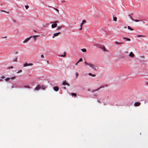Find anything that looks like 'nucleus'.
Wrapping results in <instances>:
<instances>
[{
    "label": "nucleus",
    "instance_id": "393cba45",
    "mask_svg": "<svg viewBox=\"0 0 148 148\" xmlns=\"http://www.w3.org/2000/svg\"><path fill=\"white\" fill-rule=\"evenodd\" d=\"M104 87L103 86H100L99 88H98L97 89V90H99L101 88H103Z\"/></svg>",
    "mask_w": 148,
    "mask_h": 148
},
{
    "label": "nucleus",
    "instance_id": "49530a36",
    "mask_svg": "<svg viewBox=\"0 0 148 148\" xmlns=\"http://www.w3.org/2000/svg\"><path fill=\"white\" fill-rule=\"evenodd\" d=\"M5 78V77H4V76H2L1 77V78H2V79H3Z\"/></svg>",
    "mask_w": 148,
    "mask_h": 148
},
{
    "label": "nucleus",
    "instance_id": "f257e3e1",
    "mask_svg": "<svg viewBox=\"0 0 148 148\" xmlns=\"http://www.w3.org/2000/svg\"><path fill=\"white\" fill-rule=\"evenodd\" d=\"M84 63L86 65H88L90 67L92 68L93 69L96 71H97V69H98V66H95L94 64L92 63H88L86 62H84Z\"/></svg>",
    "mask_w": 148,
    "mask_h": 148
},
{
    "label": "nucleus",
    "instance_id": "c85d7f7f",
    "mask_svg": "<svg viewBox=\"0 0 148 148\" xmlns=\"http://www.w3.org/2000/svg\"><path fill=\"white\" fill-rule=\"evenodd\" d=\"M13 67L12 66H10L8 67V69H13Z\"/></svg>",
    "mask_w": 148,
    "mask_h": 148
},
{
    "label": "nucleus",
    "instance_id": "de8ad7c7",
    "mask_svg": "<svg viewBox=\"0 0 148 148\" xmlns=\"http://www.w3.org/2000/svg\"><path fill=\"white\" fill-rule=\"evenodd\" d=\"M97 101H98V102L100 103H101V102H100V101H99V100H98Z\"/></svg>",
    "mask_w": 148,
    "mask_h": 148
},
{
    "label": "nucleus",
    "instance_id": "0eeeda50",
    "mask_svg": "<svg viewBox=\"0 0 148 148\" xmlns=\"http://www.w3.org/2000/svg\"><path fill=\"white\" fill-rule=\"evenodd\" d=\"M60 34V32L54 34H53V36L52 37V38H53L54 37L58 36Z\"/></svg>",
    "mask_w": 148,
    "mask_h": 148
},
{
    "label": "nucleus",
    "instance_id": "b1692460",
    "mask_svg": "<svg viewBox=\"0 0 148 148\" xmlns=\"http://www.w3.org/2000/svg\"><path fill=\"white\" fill-rule=\"evenodd\" d=\"M67 83L66 82V81H64L62 83V84L63 85H66Z\"/></svg>",
    "mask_w": 148,
    "mask_h": 148
},
{
    "label": "nucleus",
    "instance_id": "473e14b6",
    "mask_svg": "<svg viewBox=\"0 0 148 148\" xmlns=\"http://www.w3.org/2000/svg\"><path fill=\"white\" fill-rule=\"evenodd\" d=\"M82 61V58L80 59L78 61V62H81Z\"/></svg>",
    "mask_w": 148,
    "mask_h": 148
},
{
    "label": "nucleus",
    "instance_id": "6ab92c4d",
    "mask_svg": "<svg viewBox=\"0 0 148 148\" xmlns=\"http://www.w3.org/2000/svg\"><path fill=\"white\" fill-rule=\"evenodd\" d=\"M46 88V87L44 86H42L41 87V88L44 90Z\"/></svg>",
    "mask_w": 148,
    "mask_h": 148
},
{
    "label": "nucleus",
    "instance_id": "5fc2aeb1",
    "mask_svg": "<svg viewBox=\"0 0 148 148\" xmlns=\"http://www.w3.org/2000/svg\"><path fill=\"white\" fill-rule=\"evenodd\" d=\"M125 28H126V27H125Z\"/></svg>",
    "mask_w": 148,
    "mask_h": 148
},
{
    "label": "nucleus",
    "instance_id": "c03bdc74",
    "mask_svg": "<svg viewBox=\"0 0 148 148\" xmlns=\"http://www.w3.org/2000/svg\"><path fill=\"white\" fill-rule=\"evenodd\" d=\"M82 29V27H80V28L79 29L80 30H81Z\"/></svg>",
    "mask_w": 148,
    "mask_h": 148
},
{
    "label": "nucleus",
    "instance_id": "423d86ee",
    "mask_svg": "<svg viewBox=\"0 0 148 148\" xmlns=\"http://www.w3.org/2000/svg\"><path fill=\"white\" fill-rule=\"evenodd\" d=\"M141 103L139 102H136L134 104V106L136 107L138 106H140Z\"/></svg>",
    "mask_w": 148,
    "mask_h": 148
},
{
    "label": "nucleus",
    "instance_id": "58836bf2",
    "mask_svg": "<svg viewBox=\"0 0 148 148\" xmlns=\"http://www.w3.org/2000/svg\"><path fill=\"white\" fill-rule=\"evenodd\" d=\"M134 21L136 22H138L139 21L137 20H134Z\"/></svg>",
    "mask_w": 148,
    "mask_h": 148
},
{
    "label": "nucleus",
    "instance_id": "1a4fd4ad",
    "mask_svg": "<svg viewBox=\"0 0 148 148\" xmlns=\"http://www.w3.org/2000/svg\"><path fill=\"white\" fill-rule=\"evenodd\" d=\"M100 48H101L103 51H105L106 49L104 46H101L100 47Z\"/></svg>",
    "mask_w": 148,
    "mask_h": 148
},
{
    "label": "nucleus",
    "instance_id": "20e7f679",
    "mask_svg": "<svg viewBox=\"0 0 148 148\" xmlns=\"http://www.w3.org/2000/svg\"><path fill=\"white\" fill-rule=\"evenodd\" d=\"M33 65V64L32 63H25L23 64V66L24 67H25L27 66H32Z\"/></svg>",
    "mask_w": 148,
    "mask_h": 148
},
{
    "label": "nucleus",
    "instance_id": "4be33fe9",
    "mask_svg": "<svg viewBox=\"0 0 148 148\" xmlns=\"http://www.w3.org/2000/svg\"><path fill=\"white\" fill-rule=\"evenodd\" d=\"M38 35H36V36H33V38H34L35 41L36 40V37H38Z\"/></svg>",
    "mask_w": 148,
    "mask_h": 148
},
{
    "label": "nucleus",
    "instance_id": "2f4dec72",
    "mask_svg": "<svg viewBox=\"0 0 148 148\" xmlns=\"http://www.w3.org/2000/svg\"><path fill=\"white\" fill-rule=\"evenodd\" d=\"M138 37H144V36L143 35H138L137 36Z\"/></svg>",
    "mask_w": 148,
    "mask_h": 148
},
{
    "label": "nucleus",
    "instance_id": "603ef678",
    "mask_svg": "<svg viewBox=\"0 0 148 148\" xmlns=\"http://www.w3.org/2000/svg\"><path fill=\"white\" fill-rule=\"evenodd\" d=\"M7 37V36H5V37H4V38H6Z\"/></svg>",
    "mask_w": 148,
    "mask_h": 148
},
{
    "label": "nucleus",
    "instance_id": "5701e85b",
    "mask_svg": "<svg viewBox=\"0 0 148 148\" xmlns=\"http://www.w3.org/2000/svg\"><path fill=\"white\" fill-rule=\"evenodd\" d=\"M1 11L2 12H5V13H7V14H9V12H7L6 11H5V10H1Z\"/></svg>",
    "mask_w": 148,
    "mask_h": 148
},
{
    "label": "nucleus",
    "instance_id": "864d4df0",
    "mask_svg": "<svg viewBox=\"0 0 148 148\" xmlns=\"http://www.w3.org/2000/svg\"><path fill=\"white\" fill-rule=\"evenodd\" d=\"M12 88H14V87H13V86H12Z\"/></svg>",
    "mask_w": 148,
    "mask_h": 148
},
{
    "label": "nucleus",
    "instance_id": "f8f14e48",
    "mask_svg": "<svg viewBox=\"0 0 148 148\" xmlns=\"http://www.w3.org/2000/svg\"><path fill=\"white\" fill-rule=\"evenodd\" d=\"M17 61V57H16L13 59V62H16Z\"/></svg>",
    "mask_w": 148,
    "mask_h": 148
},
{
    "label": "nucleus",
    "instance_id": "a878e982",
    "mask_svg": "<svg viewBox=\"0 0 148 148\" xmlns=\"http://www.w3.org/2000/svg\"><path fill=\"white\" fill-rule=\"evenodd\" d=\"M129 17L131 18V19L132 20H134V19L132 17L131 15L130 14L129 15Z\"/></svg>",
    "mask_w": 148,
    "mask_h": 148
},
{
    "label": "nucleus",
    "instance_id": "8fccbe9b",
    "mask_svg": "<svg viewBox=\"0 0 148 148\" xmlns=\"http://www.w3.org/2000/svg\"><path fill=\"white\" fill-rule=\"evenodd\" d=\"M64 89H66V87H64Z\"/></svg>",
    "mask_w": 148,
    "mask_h": 148
},
{
    "label": "nucleus",
    "instance_id": "dca6fc26",
    "mask_svg": "<svg viewBox=\"0 0 148 148\" xmlns=\"http://www.w3.org/2000/svg\"><path fill=\"white\" fill-rule=\"evenodd\" d=\"M66 52H64V55H61L60 56H60V57H65L66 56Z\"/></svg>",
    "mask_w": 148,
    "mask_h": 148
},
{
    "label": "nucleus",
    "instance_id": "79ce46f5",
    "mask_svg": "<svg viewBox=\"0 0 148 148\" xmlns=\"http://www.w3.org/2000/svg\"><path fill=\"white\" fill-rule=\"evenodd\" d=\"M41 56L42 58H43L44 57V56L43 55H41Z\"/></svg>",
    "mask_w": 148,
    "mask_h": 148
},
{
    "label": "nucleus",
    "instance_id": "09e8293b",
    "mask_svg": "<svg viewBox=\"0 0 148 148\" xmlns=\"http://www.w3.org/2000/svg\"><path fill=\"white\" fill-rule=\"evenodd\" d=\"M34 32H36V30H34Z\"/></svg>",
    "mask_w": 148,
    "mask_h": 148
},
{
    "label": "nucleus",
    "instance_id": "72a5a7b5",
    "mask_svg": "<svg viewBox=\"0 0 148 148\" xmlns=\"http://www.w3.org/2000/svg\"><path fill=\"white\" fill-rule=\"evenodd\" d=\"M54 9L56 11H57L58 13H59V11L57 9L54 8Z\"/></svg>",
    "mask_w": 148,
    "mask_h": 148
},
{
    "label": "nucleus",
    "instance_id": "7ed1b4c3",
    "mask_svg": "<svg viewBox=\"0 0 148 148\" xmlns=\"http://www.w3.org/2000/svg\"><path fill=\"white\" fill-rule=\"evenodd\" d=\"M32 37V36H31L29 37L26 38L25 40L24 41H23V43H25L27 42Z\"/></svg>",
    "mask_w": 148,
    "mask_h": 148
},
{
    "label": "nucleus",
    "instance_id": "9d476101",
    "mask_svg": "<svg viewBox=\"0 0 148 148\" xmlns=\"http://www.w3.org/2000/svg\"><path fill=\"white\" fill-rule=\"evenodd\" d=\"M54 90L56 91H57L59 90V88L58 87H55L53 88Z\"/></svg>",
    "mask_w": 148,
    "mask_h": 148
},
{
    "label": "nucleus",
    "instance_id": "ddd939ff",
    "mask_svg": "<svg viewBox=\"0 0 148 148\" xmlns=\"http://www.w3.org/2000/svg\"><path fill=\"white\" fill-rule=\"evenodd\" d=\"M115 43L117 45L121 44L123 43V42H119L117 41L115 42Z\"/></svg>",
    "mask_w": 148,
    "mask_h": 148
},
{
    "label": "nucleus",
    "instance_id": "9b49d317",
    "mask_svg": "<svg viewBox=\"0 0 148 148\" xmlns=\"http://www.w3.org/2000/svg\"><path fill=\"white\" fill-rule=\"evenodd\" d=\"M123 39L126 40L127 41H130V39L129 38H127L125 37H123Z\"/></svg>",
    "mask_w": 148,
    "mask_h": 148
},
{
    "label": "nucleus",
    "instance_id": "6e6552de",
    "mask_svg": "<svg viewBox=\"0 0 148 148\" xmlns=\"http://www.w3.org/2000/svg\"><path fill=\"white\" fill-rule=\"evenodd\" d=\"M129 56L130 57H132V58H133L134 56V55L132 53V52H131L130 53V54H129Z\"/></svg>",
    "mask_w": 148,
    "mask_h": 148
},
{
    "label": "nucleus",
    "instance_id": "412c9836",
    "mask_svg": "<svg viewBox=\"0 0 148 148\" xmlns=\"http://www.w3.org/2000/svg\"><path fill=\"white\" fill-rule=\"evenodd\" d=\"M24 88H30V86H24Z\"/></svg>",
    "mask_w": 148,
    "mask_h": 148
},
{
    "label": "nucleus",
    "instance_id": "4468645a",
    "mask_svg": "<svg viewBox=\"0 0 148 148\" xmlns=\"http://www.w3.org/2000/svg\"><path fill=\"white\" fill-rule=\"evenodd\" d=\"M10 78H9V77H7V78H6V79H5V80L6 81L8 82V81H9V80H10Z\"/></svg>",
    "mask_w": 148,
    "mask_h": 148
},
{
    "label": "nucleus",
    "instance_id": "f704fd0d",
    "mask_svg": "<svg viewBox=\"0 0 148 148\" xmlns=\"http://www.w3.org/2000/svg\"><path fill=\"white\" fill-rule=\"evenodd\" d=\"M16 77L15 76L13 77H11L10 78L12 79H14Z\"/></svg>",
    "mask_w": 148,
    "mask_h": 148
},
{
    "label": "nucleus",
    "instance_id": "2eb2a0df",
    "mask_svg": "<svg viewBox=\"0 0 148 148\" xmlns=\"http://www.w3.org/2000/svg\"><path fill=\"white\" fill-rule=\"evenodd\" d=\"M88 75L90 76H91L92 77H95L96 75L95 74H92L91 73H89L88 74Z\"/></svg>",
    "mask_w": 148,
    "mask_h": 148
},
{
    "label": "nucleus",
    "instance_id": "4c0bfd02",
    "mask_svg": "<svg viewBox=\"0 0 148 148\" xmlns=\"http://www.w3.org/2000/svg\"><path fill=\"white\" fill-rule=\"evenodd\" d=\"M86 22V21L85 20H83L82 21V23L83 24L84 23H85Z\"/></svg>",
    "mask_w": 148,
    "mask_h": 148
},
{
    "label": "nucleus",
    "instance_id": "ea45409f",
    "mask_svg": "<svg viewBox=\"0 0 148 148\" xmlns=\"http://www.w3.org/2000/svg\"><path fill=\"white\" fill-rule=\"evenodd\" d=\"M83 23H82L81 24H80V27H82V26H83Z\"/></svg>",
    "mask_w": 148,
    "mask_h": 148
},
{
    "label": "nucleus",
    "instance_id": "cd10ccee",
    "mask_svg": "<svg viewBox=\"0 0 148 148\" xmlns=\"http://www.w3.org/2000/svg\"><path fill=\"white\" fill-rule=\"evenodd\" d=\"M61 28H62V27L61 26H58V27L57 28V30L60 29H61Z\"/></svg>",
    "mask_w": 148,
    "mask_h": 148
},
{
    "label": "nucleus",
    "instance_id": "bb28decb",
    "mask_svg": "<svg viewBox=\"0 0 148 148\" xmlns=\"http://www.w3.org/2000/svg\"><path fill=\"white\" fill-rule=\"evenodd\" d=\"M113 19L115 21H117V18L116 17H114Z\"/></svg>",
    "mask_w": 148,
    "mask_h": 148
},
{
    "label": "nucleus",
    "instance_id": "f3484780",
    "mask_svg": "<svg viewBox=\"0 0 148 148\" xmlns=\"http://www.w3.org/2000/svg\"><path fill=\"white\" fill-rule=\"evenodd\" d=\"M127 28L130 30H133V29L132 28H131V27H130V26H128L127 27Z\"/></svg>",
    "mask_w": 148,
    "mask_h": 148
},
{
    "label": "nucleus",
    "instance_id": "a211bd4d",
    "mask_svg": "<svg viewBox=\"0 0 148 148\" xmlns=\"http://www.w3.org/2000/svg\"><path fill=\"white\" fill-rule=\"evenodd\" d=\"M81 51L83 52H86V49H81Z\"/></svg>",
    "mask_w": 148,
    "mask_h": 148
},
{
    "label": "nucleus",
    "instance_id": "7c9ffc66",
    "mask_svg": "<svg viewBox=\"0 0 148 148\" xmlns=\"http://www.w3.org/2000/svg\"><path fill=\"white\" fill-rule=\"evenodd\" d=\"M25 7L26 9H27L29 8V6L28 5H25Z\"/></svg>",
    "mask_w": 148,
    "mask_h": 148
},
{
    "label": "nucleus",
    "instance_id": "39448f33",
    "mask_svg": "<svg viewBox=\"0 0 148 148\" xmlns=\"http://www.w3.org/2000/svg\"><path fill=\"white\" fill-rule=\"evenodd\" d=\"M41 88V86L39 85H38L35 88V90H39Z\"/></svg>",
    "mask_w": 148,
    "mask_h": 148
},
{
    "label": "nucleus",
    "instance_id": "37998d69",
    "mask_svg": "<svg viewBox=\"0 0 148 148\" xmlns=\"http://www.w3.org/2000/svg\"><path fill=\"white\" fill-rule=\"evenodd\" d=\"M79 63L78 61L75 64V65H78V64Z\"/></svg>",
    "mask_w": 148,
    "mask_h": 148
},
{
    "label": "nucleus",
    "instance_id": "aec40b11",
    "mask_svg": "<svg viewBox=\"0 0 148 148\" xmlns=\"http://www.w3.org/2000/svg\"><path fill=\"white\" fill-rule=\"evenodd\" d=\"M71 95L72 96H76V94L75 93L72 92L71 93Z\"/></svg>",
    "mask_w": 148,
    "mask_h": 148
},
{
    "label": "nucleus",
    "instance_id": "c756f323",
    "mask_svg": "<svg viewBox=\"0 0 148 148\" xmlns=\"http://www.w3.org/2000/svg\"><path fill=\"white\" fill-rule=\"evenodd\" d=\"M75 75H76V78H77V77H78V73H75Z\"/></svg>",
    "mask_w": 148,
    "mask_h": 148
},
{
    "label": "nucleus",
    "instance_id": "f03ea898",
    "mask_svg": "<svg viewBox=\"0 0 148 148\" xmlns=\"http://www.w3.org/2000/svg\"><path fill=\"white\" fill-rule=\"evenodd\" d=\"M55 23L54 24H52L51 25V27L52 28H54L57 27V23H58V21H56L55 22H51V23Z\"/></svg>",
    "mask_w": 148,
    "mask_h": 148
},
{
    "label": "nucleus",
    "instance_id": "a19ab883",
    "mask_svg": "<svg viewBox=\"0 0 148 148\" xmlns=\"http://www.w3.org/2000/svg\"><path fill=\"white\" fill-rule=\"evenodd\" d=\"M97 90H92V92H95L96 91H97Z\"/></svg>",
    "mask_w": 148,
    "mask_h": 148
},
{
    "label": "nucleus",
    "instance_id": "3c124183",
    "mask_svg": "<svg viewBox=\"0 0 148 148\" xmlns=\"http://www.w3.org/2000/svg\"><path fill=\"white\" fill-rule=\"evenodd\" d=\"M47 63H49V61H47Z\"/></svg>",
    "mask_w": 148,
    "mask_h": 148
},
{
    "label": "nucleus",
    "instance_id": "c9c22d12",
    "mask_svg": "<svg viewBox=\"0 0 148 148\" xmlns=\"http://www.w3.org/2000/svg\"><path fill=\"white\" fill-rule=\"evenodd\" d=\"M22 71V70H19L17 73H21V72Z\"/></svg>",
    "mask_w": 148,
    "mask_h": 148
},
{
    "label": "nucleus",
    "instance_id": "e433bc0d",
    "mask_svg": "<svg viewBox=\"0 0 148 148\" xmlns=\"http://www.w3.org/2000/svg\"><path fill=\"white\" fill-rule=\"evenodd\" d=\"M12 21L14 23H15L16 22V21L15 20H13Z\"/></svg>",
    "mask_w": 148,
    "mask_h": 148
},
{
    "label": "nucleus",
    "instance_id": "a18cd8bd",
    "mask_svg": "<svg viewBox=\"0 0 148 148\" xmlns=\"http://www.w3.org/2000/svg\"><path fill=\"white\" fill-rule=\"evenodd\" d=\"M66 85H68V86H70L69 84L67 83H66Z\"/></svg>",
    "mask_w": 148,
    "mask_h": 148
}]
</instances>
